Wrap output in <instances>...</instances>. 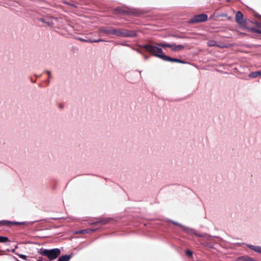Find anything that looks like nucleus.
<instances>
[{
    "mask_svg": "<svg viewBox=\"0 0 261 261\" xmlns=\"http://www.w3.org/2000/svg\"><path fill=\"white\" fill-rule=\"evenodd\" d=\"M253 23L257 27V28H260V24L257 22V21H255L253 22Z\"/></svg>",
    "mask_w": 261,
    "mask_h": 261,
    "instance_id": "obj_30",
    "label": "nucleus"
},
{
    "mask_svg": "<svg viewBox=\"0 0 261 261\" xmlns=\"http://www.w3.org/2000/svg\"><path fill=\"white\" fill-rule=\"evenodd\" d=\"M115 36L118 37H124V30L116 29Z\"/></svg>",
    "mask_w": 261,
    "mask_h": 261,
    "instance_id": "obj_15",
    "label": "nucleus"
},
{
    "mask_svg": "<svg viewBox=\"0 0 261 261\" xmlns=\"http://www.w3.org/2000/svg\"><path fill=\"white\" fill-rule=\"evenodd\" d=\"M144 58L145 60H147L149 58V57L147 56H144Z\"/></svg>",
    "mask_w": 261,
    "mask_h": 261,
    "instance_id": "obj_34",
    "label": "nucleus"
},
{
    "mask_svg": "<svg viewBox=\"0 0 261 261\" xmlns=\"http://www.w3.org/2000/svg\"><path fill=\"white\" fill-rule=\"evenodd\" d=\"M88 232V230L87 229H83V230H81L80 231H77L76 233H87Z\"/></svg>",
    "mask_w": 261,
    "mask_h": 261,
    "instance_id": "obj_28",
    "label": "nucleus"
},
{
    "mask_svg": "<svg viewBox=\"0 0 261 261\" xmlns=\"http://www.w3.org/2000/svg\"><path fill=\"white\" fill-rule=\"evenodd\" d=\"M139 46L145 49L146 50L149 52L153 56L163 60V56H165V55H164L162 48H160L158 45L154 46L149 44H145L140 45Z\"/></svg>",
    "mask_w": 261,
    "mask_h": 261,
    "instance_id": "obj_1",
    "label": "nucleus"
},
{
    "mask_svg": "<svg viewBox=\"0 0 261 261\" xmlns=\"http://www.w3.org/2000/svg\"><path fill=\"white\" fill-rule=\"evenodd\" d=\"M245 260L246 261H256L255 259H254V258H252V257H246L245 258Z\"/></svg>",
    "mask_w": 261,
    "mask_h": 261,
    "instance_id": "obj_29",
    "label": "nucleus"
},
{
    "mask_svg": "<svg viewBox=\"0 0 261 261\" xmlns=\"http://www.w3.org/2000/svg\"><path fill=\"white\" fill-rule=\"evenodd\" d=\"M255 16L261 19V15L258 13L255 14Z\"/></svg>",
    "mask_w": 261,
    "mask_h": 261,
    "instance_id": "obj_33",
    "label": "nucleus"
},
{
    "mask_svg": "<svg viewBox=\"0 0 261 261\" xmlns=\"http://www.w3.org/2000/svg\"><path fill=\"white\" fill-rule=\"evenodd\" d=\"M38 253L46 256L49 260H52L56 259L61 254V250L59 248H54L47 249L41 248L38 251Z\"/></svg>",
    "mask_w": 261,
    "mask_h": 261,
    "instance_id": "obj_2",
    "label": "nucleus"
},
{
    "mask_svg": "<svg viewBox=\"0 0 261 261\" xmlns=\"http://www.w3.org/2000/svg\"><path fill=\"white\" fill-rule=\"evenodd\" d=\"M134 50H135L136 51H137L138 53L141 54H143V53L142 52L141 50L138 49H136V48H134Z\"/></svg>",
    "mask_w": 261,
    "mask_h": 261,
    "instance_id": "obj_31",
    "label": "nucleus"
},
{
    "mask_svg": "<svg viewBox=\"0 0 261 261\" xmlns=\"http://www.w3.org/2000/svg\"><path fill=\"white\" fill-rule=\"evenodd\" d=\"M0 224H2L3 225H6V226H10L11 225H15V223L5 220V221H1Z\"/></svg>",
    "mask_w": 261,
    "mask_h": 261,
    "instance_id": "obj_18",
    "label": "nucleus"
},
{
    "mask_svg": "<svg viewBox=\"0 0 261 261\" xmlns=\"http://www.w3.org/2000/svg\"><path fill=\"white\" fill-rule=\"evenodd\" d=\"M38 20L45 23L46 25L48 27H51L54 25V22L52 21L47 20L44 18H38Z\"/></svg>",
    "mask_w": 261,
    "mask_h": 261,
    "instance_id": "obj_13",
    "label": "nucleus"
},
{
    "mask_svg": "<svg viewBox=\"0 0 261 261\" xmlns=\"http://www.w3.org/2000/svg\"><path fill=\"white\" fill-rule=\"evenodd\" d=\"M186 254L188 256H190V257H192V255H193V253L191 251H190V250H186Z\"/></svg>",
    "mask_w": 261,
    "mask_h": 261,
    "instance_id": "obj_27",
    "label": "nucleus"
},
{
    "mask_svg": "<svg viewBox=\"0 0 261 261\" xmlns=\"http://www.w3.org/2000/svg\"><path fill=\"white\" fill-rule=\"evenodd\" d=\"M137 33L136 31L124 29V37L133 38L137 36Z\"/></svg>",
    "mask_w": 261,
    "mask_h": 261,
    "instance_id": "obj_8",
    "label": "nucleus"
},
{
    "mask_svg": "<svg viewBox=\"0 0 261 261\" xmlns=\"http://www.w3.org/2000/svg\"><path fill=\"white\" fill-rule=\"evenodd\" d=\"M8 240V238L5 237H2L0 236V242L1 243H4L7 242Z\"/></svg>",
    "mask_w": 261,
    "mask_h": 261,
    "instance_id": "obj_25",
    "label": "nucleus"
},
{
    "mask_svg": "<svg viewBox=\"0 0 261 261\" xmlns=\"http://www.w3.org/2000/svg\"><path fill=\"white\" fill-rule=\"evenodd\" d=\"M37 261H42V260H38Z\"/></svg>",
    "mask_w": 261,
    "mask_h": 261,
    "instance_id": "obj_38",
    "label": "nucleus"
},
{
    "mask_svg": "<svg viewBox=\"0 0 261 261\" xmlns=\"http://www.w3.org/2000/svg\"><path fill=\"white\" fill-rule=\"evenodd\" d=\"M123 45H125V46H128L129 45L128 44H123Z\"/></svg>",
    "mask_w": 261,
    "mask_h": 261,
    "instance_id": "obj_36",
    "label": "nucleus"
},
{
    "mask_svg": "<svg viewBox=\"0 0 261 261\" xmlns=\"http://www.w3.org/2000/svg\"><path fill=\"white\" fill-rule=\"evenodd\" d=\"M163 60L169 61V62H177L182 64H185L186 63V62L181 60L180 59H176V58H173L167 56L166 55H165V56H163Z\"/></svg>",
    "mask_w": 261,
    "mask_h": 261,
    "instance_id": "obj_7",
    "label": "nucleus"
},
{
    "mask_svg": "<svg viewBox=\"0 0 261 261\" xmlns=\"http://www.w3.org/2000/svg\"><path fill=\"white\" fill-rule=\"evenodd\" d=\"M207 19V15L205 14H200L195 15L189 20V22L191 23L204 22Z\"/></svg>",
    "mask_w": 261,
    "mask_h": 261,
    "instance_id": "obj_4",
    "label": "nucleus"
},
{
    "mask_svg": "<svg viewBox=\"0 0 261 261\" xmlns=\"http://www.w3.org/2000/svg\"><path fill=\"white\" fill-rule=\"evenodd\" d=\"M114 11L116 13L120 14L133 15L137 16L140 14L139 10L127 7L125 8L117 7L114 10Z\"/></svg>",
    "mask_w": 261,
    "mask_h": 261,
    "instance_id": "obj_3",
    "label": "nucleus"
},
{
    "mask_svg": "<svg viewBox=\"0 0 261 261\" xmlns=\"http://www.w3.org/2000/svg\"><path fill=\"white\" fill-rule=\"evenodd\" d=\"M17 256H19V257L22 258V259L25 260V261H29V259L28 258V256L22 254H18Z\"/></svg>",
    "mask_w": 261,
    "mask_h": 261,
    "instance_id": "obj_21",
    "label": "nucleus"
},
{
    "mask_svg": "<svg viewBox=\"0 0 261 261\" xmlns=\"http://www.w3.org/2000/svg\"><path fill=\"white\" fill-rule=\"evenodd\" d=\"M75 39L77 40H79L80 41H82V42H90V41H91V39H83L81 37H76L75 38Z\"/></svg>",
    "mask_w": 261,
    "mask_h": 261,
    "instance_id": "obj_22",
    "label": "nucleus"
},
{
    "mask_svg": "<svg viewBox=\"0 0 261 261\" xmlns=\"http://www.w3.org/2000/svg\"><path fill=\"white\" fill-rule=\"evenodd\" d=\"M108 222V221H102L103 223L106 224Z\"/></svg>",
    "mask_w": 261,
    "mask_h": 261,
    "instance_id": "obj_35",
    "label": "nucleus"
},
{
    "mask_svg": "<svg viewBox=\"0 0 261 261\" xmlns=\"http://www.w3.org/2000/svg\"><path fill=\"white\" fill-rule=\"evenodd\" d=\"M71 258V255L69 254L63 255L60 256L57 261H69Z\"/></svg>",
    "mask_w": 261,
    "mask_h": 261,
    "instance_id": "obj_12",
    "label": "nucleus"
},
{
    "mask_svg": "<svg viewBox=\"0 0 261 261\" xmlns=\"http://www.w3.org/2000/svg\"><path fill=\"white\" fill-rule=\"evenodd\" d=\"M167 221L169 222H171L175 225L180 227L182 228V230L184 232H185L186 233H191L193 231L192 230V228L183 225L181 224H180L177 222L174 221L170 220V219H168Z\"/></svg>",
    "mask_w": 261,
    "mask_h": 261,
    "instance_id": "obj_5",
    "label": "nucleus"
},
{
    "mask_svg": "<svg viewBox=\"0 0 261 261\" xmlns=\"http://www.w3.org/2000/svg\"><path fill=\"white\" fill-rule=\"evenodd\" d=\"M192 230H193L191 233H187V234H194L196 236H197V237H201V238H204L205 237V234H199L197 232H196V231L193 228H192Z\"/></svg>",
    "mask_w": 261,
    "mask_h": 261,
    "instance_id": "obj_17",
    "label": "nucleus"
},
{
    "mask_svg": "<svg viewBox=\"0 0 261 261\" xmlns=\"http://www.w3.org/2000/svg\"><path fill=\"white\" fill-rule=\"evenodd\" d=\"M236 22L240 24H243V14L240 11H238L235 17Z\"/></svg>",
    "mask_w": 261,
    "mask_h": 261,
    "instance_id": "obj_9",
    "label": "nucleus"
},
{
    "mask_svg": "<svg viewBox=\"0 0 261 261\" xmlns=\"http://www.w3.org/2000/svg\"><path fill=\"white\" fill-rule=\"evenodd\" d=\"M172 47H171V50L173 51H177L182 49L184 48V45L181 44L176 45L175 43L172 44Z\"/></svg>",
    "mask_w": 261,
    "mask_h": 261,
    "instance_id": "obj_11",
    "label": "nucleus"
},
{
    "mask_svg": "<svg viewBox=\"0 0 261 261\" xmlns=\"http://www.w3.org/2000/svg\"><path fill=\"white\" fill-rule=\"evenodd\" d=\"M247 246L254 251L261 253V246L247 244Z\"/></svg>",
    "mask_w": 261,
    "mask_h": 261,
    "instance_id": "obj_10",
    "label": "nucleus"
},
{
    "mask_svg": "<svg viewBox=\"0 0 261 261\" xmlns=\"http://www.w3.org/2000/svg\"><path fill=\"white\" fill-rule=\"evenodd\" d=\"M30 224H31V223H30L29 222H27V221H24V222H18L17 221V226L20 225H22L24 226H27Z\"/></svg>",
    "mask_w": 261,
    "mask_h": 261,
    "instance_id": "obj_23",
    "label": "nucleus"
},
{
    "mask_svg": "<svg viewBox=\"0 0 261 261\" xmlns=\"http://www.w3.org/2000/svg\"><path fill=\"white\" fill-rule=\"evenodd\" d=\"M99 32L105 33L107 35H115L116 29L112 28L100 27L99 29Z\"/></svg>",
    "mask_w": 261,
    "mask_h": 261,
    "instance_id": "obj_6",
    "label": "nucleus"
},
{
    "mask_svg": "<svg viewBox=\"0 0 261 261\" xmlns=\"http://www.w3.org/2000/svg\"><path fill=\"white\" fill-rule=\"evenodd\" d=\"M207 45L209 47H213L218 46L216 44V42L214 40H210L207 42Z\"/></svg>",
    "mask_w": 261,
    "mask_h": 261,
    "instance_id": "obj_19",
    "label": "nucleus"
},
{
    "mask_svg": "<svg viewBox=\"0 0 261 261\" xmlns=\"http://www.w3.org/2000/svg\"><path fill=\"white\" fill-rule=\"evenodd\" d=\"M250 30L253 33H258L261 35V30L257 29L254 28H250Z\"/></svg>",
    "mask_w": 261,
    "mask_h": 261,
    "instance_id": "obj_20",
    "label": "nucleus"
},
{
    "mask_svg": "<svg viewBox=\"0 0 261 261\" xmlns=\"http://www.w3.org/2000/svg\"><path fill=\"white\" fill-rule=\"evenodd\" d=\"M45 72L47 73V75H48L49 77H50L51 72L50 71L46 70L45 71Z\"/></svg>",
    "mask_w": 261,
    "mask_h": 261,
    "instance_id": "obj_32",
    "label": "nucleus"
},
{
    "mask_svg": "<svg viewBox=\"0 0 261 261\" xmlns=\"http://www.w3.org/2000/svg\"><path fill=\"white\" fill-rule=\"evenodd\" d=\"M156 45H158L159 47H172L173 44L168 43H159L156 44Z\"/></svg>",
    "mask_w": 261,
    "mask_h": 261,
    "instance_id": "obj_16",
    "label": "nucleus"
},
{
    "mask_svg": "<svg viewBox=\"0 0 261 261\" xmlns=\"http://www.w3.org/2000/svg\"><path fill=\"white\" fill-rule=\"evenodd\" d=\"M248 76L251 78H256L258 76H261V71L252 72L249 73Z\"/></svg>",
    "mask_w": 261,
    "mask_h": 261,
    "instance_id": "obj_14",
    "label": "nucleus"
},
{
    "mask_svg": "<svg viewBox=\"0 0 261 261\" xmlns=\"http://www.w3.org/2000/svg\"><path fill=\"white\" fill-rule=\"evenodd\" d=\"M212 238H217V237L216 236H212L208 234L205 233L204 238L206 239L207 240H210Z\"/></svg>",
    "mask_w": 261,
    "mask_h": 261,
    "instance_id": "obj_26",
    "label": "nucleus"
},
{
    "mask_svg": "<svg viewBox=\"0 0 261 261\" xmlns=\"http://www.w3.org/2000/svg\"><path fill=\"white\" fill-rule=\"evenodd\" d=\"M105 41L104 40L102 39H91V41H90V43H97L99 42H103Z\"/></svg>",
    "mask_w": 261,
    "mask_h": 261,
    "instance_id": "obj_24",
    "label": "nucleus"
},
{
    "mask_svg": "<svg viewBox=\"0 0 261 261\" xmlns=\"http://www.w3.org/2000/svg\"><path fill=\"white\" fill-rule=\"evenodd\" d=\"M71 6L72 7H75V6L74 5H71Z\"/></svg>",
    "mask_w": 261,
    "mask_h": 261,
    "instance_id": "obj_37",
    "label": "nucleus"
}]
</instances>
